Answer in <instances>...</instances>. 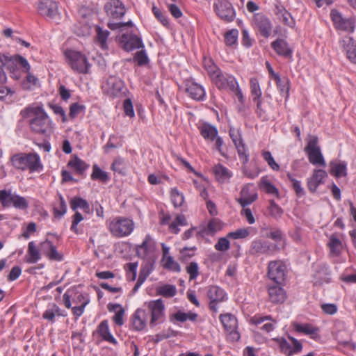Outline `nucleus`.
I'll return each instance as SVG.
<instances>
[{
	"mask_svg": "<svg viewBox=\"0 0 356 356\" xmlns=\"http://www.w3.org/2000/svg\"><path fill=\"white\" fill-rule=\"evenodd\" d=\"M13 166L19 170L30 172H40L43 169L40 156L35 152L17 153L10 157Z\"/></svg>",
	"mask_w": 356,
	"mask_h": 356,
	"instance_id": "1",
	"label": "nucleus"
},
{
	"mask_svg": "<svg viewBox=\"0 0 356 356\" xmlns=\"http://www.w3.org/2000/svg\"><path fill=\"white\" fill-rule=\"evenodd\" d=\"M31 111L35 115L29 121L31 131L35 134L49 136L51 121L42 107L38 106Z\"/></svg>",
	"mask_w": 356,
	"mask_h": 356,
	"instance_id": "2",
	"label": "nucleus"
},
{
	"mask_svg": "<svg viewBox=\"0 0 356 356\" xmlns=\"http://www.w3.org/2000/svg\"><path fill=\"white\" fill-rule=\"evenodd\" d=\"M67 63L74 72L80 74H88L90 67L86 56L79 51L67 49L65 51Z\"/></svg>",
	"mask_w": 356,
	"mask_h": 356,
	"instance_id": "3",
	"label": "nucleus"
},
{
	"mask_svg": "<svg viewBox=\"0 0 356 356\" xmlns=\"http://www.w3.org/2000/svg\"><path fill=\"white\" fill-rule=\"evenodd\" d=\"M134 228L133 220L124 217L115 218L109 225L111 233L116 237H124L129 235Z\"/></svg>",
	"mask_w": 356,
	"mask_h": 356,
	"instance_id": "4",
	"label": "nucleus"
},
{
	"mask_svg": "<svg viewBox=\"0 0 356 356\" xmlns=\"http://www.w3.org/2000/svg\"><path fill=\"white\" fill-rule=\"evenodd\" d=\"M309 138L310 139L305 147V152L308 156L309 161L314 165L325 167L326 163L321 153V148L318 145V137L316 136L310 135Z\"/></svg>",
	"mask_w": 356,
	"mask_h": 356,
	"instance_id": "5",
	"label": "nucleus"
},
{
	"mask_svg": "<svg viewBox=\"0 0 356 356\" xmlns=\"http://www.w3.org/2000/svg\"><path fill=\"white\" fill-rule=\"evenodd\" d=\"M213 8L216 15L225 22H232L236 17V10L228 0H215Z\"/></svg>",
	"mask_w": 356,
	"mask_h": 356,
	"instance_id": "6",
	"label": "nucleus"
},
{
	"mask_svg": "<svg viewBox=\"0 0 356 356\" xmlns=\"http://www.w3.org/2000/svg\"><path fill=\"white\" fill-rule=\"evenodd\" d=\"M220 321L223 325L225 330L229 334L232 341H238L241 335L237 331L238 321L236 316L230 313L220 314Z\"/></svg>",
	"mask_w": 356,
	"mask_h": 356,
	"instance_id": "7",
	"label": "nucleus"
},
{
	"mask_svg": "<svg viewBox=\"0 0 356 356\" xmlns=\"http://www.w3.org/2000/svg\"><path fill=\"white\" fill-rule=\"evenodd\" d=\"M252 24L261 36L268 38L270 36L273 30V24L270 19L264 13H258L253 15Z\"/></svg>",
	"mask_w": 356,
	"mask_h": 356,
	"instance_id": "8",
	"label": "nucleus"
},
{
	"mask_svg": "<svg viewBox=\"0 0 356 356\" xmlns=\"http://www.w3.org/2000/svg\"><path fill=\"white\" fill-rule=\"evenodd\" d=\"M38 12L41 16L50 19L59 18L58 3L54 0H40L38 3Z\"/></svg>",
	"mask_w": 356,
	"mask_h": 356,
	"instance_id": "9",
	"label": "nucleus"
},
{
	"mask_svg": "<svg viewBox=\"0 0 356 356\" xmlns=\"http://www.w3.org/2000/svg\"><path fill=\"white\" fill-rule=\"evenodd\" d=\"M229 133L237 149L238 156L240 159L242 160V163H243V164L248 163L249 161V154L247 153V147L241 138L239 130L230 128Z\"/></svg>",
	"mask_w": 356,
	"mask_h": 356,
	"instance_id": "10",
	"label": "nucleus"
},
{
	"mask_svg": "<svg viewBox=\"0 0 356 356\" xmlns=\"http://www.w3.org/2000/svg\"><path fill=\"white\" fill-rule=\"evenodd\" d=\"M148 308L151 314L149 325L154 327L157 323H162L164 318L165 306L161 299L150 301Z\"/></svg>",
	"mask_w": 356,
	"mask_h": 356,
	"instance_id": "11",
	"label": "nucleus"
},
{
	"mask_svg": "<svg viewBox=\"0 0 356 356\" xmlns=\"http://www.w3.org/2000/svg\"><path fill=\"white\" fill-rule=\"evenodd\" d=\"M286 266L281 261H273L268 264V275L269 279L277 284L284 280Z\"/></svg>",
	"mask_w": 356,
	"mask_h": 356,
	"instance_id": "12",
	"label": "nucleus"
},
{
	"mask_svg": "<svg viewBox=\"0 0 356 356\" xmlns=\"http://www.w3.org/2000/svg\"><path fill=\"white\" fill-rule=\"evenodd\" d=\"M330 17L333 22L334 27L337 29L346 31L347 32L354 31V20L351 18H343L341 14L337 10L332 9L331 10Z\"/></svg>",
	"mask_w": 356,
	"mask_h": 356,
	"instance_id": "13",
	"label": "nucleus"
},
{
	"mask_svg": "<svg viewBox=\"0 0 356 356\" xmlns=\"http://www.w3.org/2000/svg\"><path fill=\"white\" fill-rule=\"evenodd\" d=\"M121 47L126 51H131L136 49L144 48L142 39L134 33H124L120 38Z\"/></svg>",
	"mask_w": 356,
	"mask_h": 356,
	"instance_id": "14",
	"label": "nucleus"
},
{
	"mask_svg": "<svg viewBox=\"0 0 356 356\" xmlns=\"http://www.w3.org/2000/svg\"><path fill=\"white\" fill-rule=\"evenodd\" d=\"M277 250V245L257 239L252 242L250 252L252 254H271Z\"/></svg>",
	"mask_w": 356,
	"mask_h": 356,
	"instance_id": "15",
	"label": "nucleus"
},
{
	"mask_svg": "<svg viewBox=\"0 0 356 356\" xmlns=\"http://www.w3.org/2000/svg\"><path fill=\"white\" fill-rule=\"evenodd\" d=\"M212 81L220 90H233L237 83L233 76L223 73L222 71L217 72V75L213 76Z\"/></svg>",
	"mask_w": 356,
	"mask_h": 356,
	"instance_id": "16",
	"label": "nucleus"
},
{
	"mask_svg": "<svg viewBox=\"0 0 356 356\" xmlns=\"http://www.w3.org/2000/svg\"><path fill=\"white\" fill-rule=\"evenodd\" d=\"M40 248L42 254L49 259L57 261L63 260V255L57 251L56 246L49 239L40 243Z\"/></svg>",
	"mask_w": 356,
	"mask_h": 356,
	"instance_id": "17",
	"label": "nucleus"
},
{
	"mask_svg": "<svg viewBox=\"0 0 356 356\" xmlns=\"http://www.w3.org/2000/svg\"><path fill=\"white\" fill-rule=\"evenodd\" d=\"M185 85V91L191 99L196 101H203L204 99L206 92L201 85L190 80H186Z\"/></svg>",
	"mask_w": 356,
	"mask_h": 356,
	"instance_id": "18",
	"label": "nucleus"
},
{
	"mask_svg": "<svg viewBox=\"0 0 356 356\" xmlns=\"http://www.w3.org/2000/svg\"><path fill=\"white\" fill-rule=\"evenodd\" d=\"M273 13L278 19L284 25L293 28L295 26V21L291 14L285 8V7L278 2L275 4Z\"/></svg>",
	"mask_w": 356,
	"mask_h": 356,
	"instance_id": "19",
	"label": "nucleus"
},
{
	"mask_svg": "<svg viewBox=\"0 0 356 356\" xmlns=\"http://www.w3.org/2000/svg\"><path fill=\"white\" fill-rule=\"evenodd\" d=\"M327 177V173L322 169H315L310 177L307 179V187L310 193H316L319 185L324 183L323 179Z\"/></svg>",
	"mask_w": 356,
	"mask_h": 356,
	"instance_id": "20",
	"label": "nucleus"
},
{
	"mask_svg": "<svg viewBox=\"0 0 356 356\" xmlns=\"http://www.w3.org/2000/svg\"><path fill=\"white\" fill-rule=\"evenodd\" d=\"M95 334H97L102 340L109 342L115 346L118 345L117 340L110 332L108 320H103L97 325L95 331L92 332V335L94 336Z\"/></svg>",
	"mask_w": 356,
	"mask_h": 356,
	"instance_id": "21",
	"label": "nucleus"
},
{
	"mask_svg": "<svg viewBox=\"0 0 356 356\" xmlns=\"http://www.w3.org/2000/svg\"><path fill=\"white\" fill-rule=\"evenodd\" d=\"M67 166L74 170L75 174L81 178L86 177V171L89 168V165L81 159L76 154L72 156Z\"/></svg>",
	"mask_w": 356,
	"mask_h": 356,
	"instance_id": "22",
	"label": "nucleus"
},
{
	"mask_svg": "<svg viewBox=\"0 0 356 356\" xmlns=\"http://www.w3.org/2000/svg\"><path fill=\"white\" fill-rule=\"evenodd\" d=\"M268 292L269 300L273 304L283 303L286 298V292L280 284L268 285Z\"/></svg>",
	"mask_w": 356,
	"mask_h": 356,
	"instance_id": "23",
	"label": "nucleus"
},
{
	"mask_svg": "<svg viewBox=\"0 0 356 356\" xmlns=\"http://www.w3.org/2000/svg\"><path fill=\"white\" fill-rule=\"evenodd\" d=\"M270 46L279 56L286 58H291L292 57L293 50L285 40L277 38L271 42Z\"/></svg>",
	"mask_w": 356,
	"mask_h": 356,
	"instance_id": "24",
	"label": "nucleus"
},
{
	"mask_svg": "<svg viewBox=\"0 0 356 356\" xmlns=\"http://www.w3.org/2000/svg\"><path fill=\"white\" fill-rule=\"evenodd\" d=\"M104 9L107 15L113 18H120L125 14V8L120 0H111L105 5Z\"/></svg>",
	"mask_w": 356,
	"mask_h": 356,
	"instance_id": "25",
	"label": "nucleus"
},
{
	"mask_svg": "<svg viewBox=\"0 0 356 356\" xmlns=\"http://www.w3.org/2000/svg\"><path fill=\"white\" fill-rule=\"evenodd\" d=\"M340 45L346 52L347 58L356 64V42L350 36L344 37L340 41Z\"/></svg>",
	"mask_w": 356,
	"mask_h": 356,
	"instance_id": "26",
	"label": "nucleus"
},
{
	"mask_svg": "<svg viewBox=\"0 0 356 356\" xmlns=\"http://www.w3.org/2000/svg\"><path fill=\"white\" fill-rule=\"evenodd\" d=\"M155 248V243L150 235L147 234L145 236L143 243L140 245H137L136 252L139 257L144 258L149 252L154 251Z\"/></svg>",
	"mask_w": 356,
	"mask_h": 356,
	"instance_id": "27",
	"label": "nucleus"
},
{
	"mask_svg": "<svg viewBox=\"0 0 356 356\" xmlns=\"http://www.w3.org/2000/svg\"><path fill=\"white\" fill-rule=\"evenodd\" d=\"M293 327L296 332L298 333H302L305 335H309L312 339L319 338L318 334L319 328L318 327L313 326L310 323H293Z\"/></svg>",
	"mask_w": 356,
	"mask_h": 356,
	"instance_id": "28",
	"label": "nucleus"
},
{
	"mask_svg": "<svg viewBox=\"0 0 356 356\" xmlns=\"http://www.w3.org/2000/svg\"><path fill=\"white\" fill-rule=\"evenodd\" d=\"M123 86V82L114 76L110 77L106 84L107 93L113 97L120 95Z\"/></svg>",
	"mask_w": 356,
	"mask_h": 356,
	"instance_id": "29",
	"label": "nucleus"
},
{
	"mask_svg": "<svg viewBox=\"0 0 356 356\" xmlns=\"http://www.w3.org/2000/svg\"><path fill=\"white\" fill-rule=\"evenodd\" d=\"M146 312L144 309H138L132 316L131 325L136 331L143 330L146 325Z\"/></svg>",
	"mask_w": 356,
	"mask_h": 356,
	"instance_id": "30",
	"label": "nucleus"
},
{
	"mask_svg": "<svg viewBox=\"0 0 356 356\" xmlns=\"http://www.w3.org/2000/svg\"><path fill=\"white\" fill-rule=\"evenodd\" d=\"M249 188L247 186L243 187L240 192V197L236 199V202L245 209L248 205L251 204L257 199V193H254L248 195Z\"/></svg>",
	"mask_w": 356,
	"mask_h": 356,
	"instance_id": "31",
	"label": "nucleus"
},
{
	"mask_svg": "<svg viewBox=\"0 0 356 356\" xmlns=\"http://www.w3.org/2000/svg\"><path fill=\"white\" fill-rule=\"evenodd\" d=\"M330 173L337 178L345 177L347 175V168L345 162L332 161L330 163Z\"/></svg>",
	"mask_w": 356,
	"mask_h": 356,
	"instance_id": "32",
	"label": "nucleus"
},
{
	"mask_svg": "<svg viewBox=\"0 0 356 356\" xmlns=\"http://www.w3.org/2000/svg\"><path fill=\"white\" fill-rule=\"evenodd\" d=\"M327 246L330 248V254L334 256H339L343 248L342 242L336 234H332L330 236Z\"/></svg>",
	"mask_w": 356,
	"mask_h": 356,
	"instance_id": "33",
	"label": "nucleus"
},
{
	"mask_svg": "<svg viewBox=\"0 0 356 356\" xmlns=\"http://www.w3.org/2000/svg\"><path fill=\"white\" fill-rule=\"evenodd\" d=\"M226 293L218 286H211L207 291V296L211 301L222 302Z\"/></svg>",
	"mask_w": 356,
	"mask_h": 356,
	"instance_id": "34",
	"label": "nucleus"
},
{
	"mask_svg": "<svg viewBox=\"0 0 356 356\" xmlns=\"http://www.w3.org/2000/svg\"><path fill=\"white\" fill-rule=\"evenodd\" d=\"M0 63L2 67H6L10 73H13L15 70H18L17 62L14 59L13 56H8L7 55L0 54Z\"/></svg>",
	"mask_w": 356,
	"mask_h": 356,
	"instance_id": "35",
	"label": "nucleus"
},
{
	"mask_svg": "<svg viewBox=\"0 0 356 356\" xmlns=\"http://www.w3.org/2000/svg\"><path fill=\"white\" fill-rule=\"evenodd\" d=\"M200 129V134L204 139L213 140L218 135L217 129L208 123L203 124Z\"/></svg>",
	"mask_w": 356,
	"mask_h": 356,
	"instance_id": "36",
	"label": "nucleus"
},
{
	"mask_svg": "<svg viewBox=\"0 0 356 356\" xmlns=\"http://www.w3.org/2000/svg\"><path fill=\"white\" fill-rule=\"evenodd\" d=\"M90 177L91 179L97 180L102 183H106L110 179L108 173L103 171L97 164H94L92 166V172Z\"/></svg>",
	"mask_w": 356,
	"mask_h": 356,
	"instance_id": "37",
	"label": "nucleus"
},
{
	"mask_svg": "<svg viewBox=\"0 0 356 356\" xmlns=\"http://www.w3.org/2000/svg\"><path fill=\"white\" fill-rule=\"evenodd\" d=\"M213 172L215 174L216 179L221 182H223L231 177V174L228 169L220 163L216 165L213 168Z\"/></svg>",
	"mask_w": 356,
	"mask_h": 356,
	"instance_id": "38",
	"label": "nucleus"
},
{
	"mask_svg": "<svg viewBox=\"0 0 356 356\" xmlns=\"http://www.w3.org/2000/svg\"><path fill=\"white\" fill-rule=\"evenodd\" d=\"M70 207L73 211H76L77 209L80 208L86 213L90 211L89 204L86 200L80 197H74L71 200Z\"/></svg>",
	"mask_w": 356,
	"mask_h": 356,
	"instance_id": "39",
	"label": "nucleus"
},
{
	"mask_svg": "<svg viewBox=\"0 0 356 356\" xmlns=\"http://www.w3.org/2000/svg\"><path fill=\"white\" fill-rule=\"evenodd\" d=\"M16 194L11 193L6 190L0 191V202L3 207H10L13 206L15 200Z\"/></svg>",
	"mask_w": 356,
	"mask_h": 356,
	"instance_id": "40",
	"label": "nucleus"
},
{
	"mask_svg": "<svg viewBox=\"0 0 356 356\" xmlns=\"http://www.w3.org/2000/svg\"><path fill=\"white\" fill-rule=\"evenodd\" d=\"M28 254L29 255V257L26 261L29 264H35L41 258L40 253L35 247V243L33 241H31L29 243Z\"/></svg>",
	"mask_w": 356,
	"mask_h": 356,
	"instance_id": "41",
	"label": "nucleus"
},
{
	"mask_svg": "<svg viewBox=\"0 0 356 356\" xmlns=\"http://www.w3.org/2000/svg\"><path fill=\"white\" fill-rule=\"evenodd\" d=\"M186 226L187 225V220L183 214L177 216L175 219L169 225V230L170 232L177 234L180 229L178 226Z\"/></svg>",
	"mask_w": 356,
	"mask_h": 356,
	"instance_id": "42",
	"label": "nucleus"
},
{
	"mask_svg": "<svg viewBox=\"0 0 356 356\" xmlns=\"http://www.w3.org/2000/svg\"><path fill=\"white\" fill-rule=\"evenodd\" d=\"M268 211L269 216L275 220L280 219L284 213L283 209L278 204H277L273 200H269Z\"/></svg>",
	"mask_w": 356,
	"mask_h": 356,
	"instance_id": "43",
	"label": "nucleus"
},
{
	"mask_svg": "<svg viewBox=\"0 0 356 356\" xmlns=\"http://www.w3.org/2000/svg\"><path fill=\"white\" fill-rule=\"evenodd\" d=\"M157 294L165 298H171L176 295L177 289L175 286L171 284H164L159 287L156 290Z\"/></svg>",
	"mask_w": 356,
	"mask_h": 356,
	"instance_id": "44",
	"label": "nucleus"
},
{
	"mask_svg": "<svg viewBox=\"0 0 356 356\" xmlns=\"http://www.w3.org/2000/svg\"><path fill=\"white\" fill-rule=\"evenodd\" d=\"M250 84L252 100L253 102H256V100L261 98L262 95L258 79L256 78H251Z\"/></svg>",
	"mask_w": 356,
	"mask_h": 356,
	"instance_id": "45",
	"label": "nucleus"
},
{
	"mask_svg": "<svg viewBox=\"0 0 356 356\" xmlns=\"http://www.w3.org/2000/svg\"><path fill=\"white\" fill-rule=\"evenodd\" d=\"M287 178L291 181V186L298 197H301L305 195L304 188L301 186V181L296 179L291 173L287 174Z\"/></svg>",
	"mask_w": 356,
	"mask_h": 356,
	"instance_id": "46",
	"label": "nucleus"
},
{
	"mask_svg": "<svg viewBox=\"0 0 356 356\" xmlns=\"http://www.w3.org/2000/svg\"><path fill=\"white\" fill-rule=\"evenodd\" d=\"M276 82L277 87L281 94L283 96H285L286 98H287L289 95V80L287 77H283L281 78L280 76V81H275Z\"/></svg>",
	"mask_w": 356,
	"mask_h": 356,
	"instance_id": "47",
	"label": "nucleus"
},
{
	"mask_svg": "<svg viewBox=\"0 0 356 356\" xmlns=\"http://www.w3.org/2000/svg\"><path fill=\"white\" fill-rule=\"evenodd\" d=\"M58 197L59 205L58 207H54L53 209L54 216L56 218H60L67 211V205L63 197L60 194Z\"/></svg>",
	"mask_w": 356,
	"mask_h": 356,
	"instance_id": "48",
	"label": "nucleus"
},
{
	"mask_svg": "<svg viewBox=\"0 0 356 356\" xmlns=\"http://www.w3.org/2000/svg\"><path fill=\"white\" fill-rule=\"evenodd\" d=\"M238 35L237 29H231L225 33V43L227 47H233L236 44Z\"/></svg>",
	"mask_w": 356,
	"mask_h": 356,
	"instance_id": "49",
	"label": "nucleus"
},
{
	"mask_svg": "<svg viewBox=\"0 0 356 356\" xmlns=\"http://www.w3.org/2000/svg\"><path fill=\"white\" fill-rule=\"evenodd\" d=\"M95 31L97 33V42L100 44L102 49H105L106 47V40L110 33L109 31L103 30L99 26H96Z\"/></svg>",
	"mask_w": 356,
	"mask_h": 356,
	"instance_id": "50",
	"label": "nucleus"
},
{
	"mask_svg": "<svg viewBox=\"0 0 356 356\" xmlns=\"http://www.w3.org/2000/svg\"><path fill=\"white\" fill-rule=\"evenodd\" d=\"M27 75L25 79L22 82V88L25 90H30L32 89L33 86H36L38 82V79L31 74L29 72H26Z\"/></svg>",
	"mask_w": 356,
	"mask_h": 356,
	"instance_id": "51",
	"label": "nucleus"
},
{
	"mask_svg": "<svg viewBox=\"0 0 356 356\" xmlns=\"http://www.w3.org/2000/svg\"><path fill=\"white\" fill-rule=\"evenodd\" d=\"M171 200L175 207L182 206L184 202V197L180 193L176 188L171 189Z\"/></svg>",
	"mask_w": 356,
	"mask_h": 356,
	"instance_id": "52",
	"label": "nucleus"
},
{
	"mask_svg": "<svg viewBox=\"0 0 356 356\" xmlns=\"http://www.w3.org/2000/svg\"><path fill=\"white\" fill-rule=\"evenodd\" d=\"M280 346V350L286 356H291V345L284 337L275 339Z\"/></svg>",
	"mask_w": 356,
	"mask_h": 356,
	"instance_id": "53",
	"label": "nucleus"
},
{
	"mask_svg": "<svg viewBox=\"0 0 356 356\" xmlns=\"http://www.w3.org/2000/svg\"><path fill=\"white\" fill-rule=\"evenodd\" d=\"M263 159L267 162L268 165L271 169L275 171H279L280 169V165L275 162L271 153L269 151L264 150L261 152Z\"/></svg>",
	"mask_w": 356,
	"mask_h": 356,
	"instance_id": "54",
	"label": "nucleus"
},
{
	"mask_svg": "<svg viewBox=\"0 0 356 356\" xmlns=\"http://www.w3.org/2000/svg\"><path fill=\"white\" fill-rule=\"evenodd\" d=\"M137 268L138 263H127L125 266V269L127 270V280L129 281H135L137 276Z\"/></svg>",
	"mask_w": 356,
	"mask_h": 356,
	"instance_id": "55",
	"label": "nucleus"
},
{
	"mask_svg": "<svg viewBox=\"0 0 356 356\" xmlns=\"http://www.w3.org/2000/svg\"><path fill=\"white\" fill-rule=\"evenodd\" d=\"M134 61L136 62L138 66H144L149 63V58L144 49L138 51L134 57Z\"/></svg>",
	"mask_w": 356,
	"mask_h": 356,
	"instance_id": "56",
	"label": "nucleus"
},
{
	"mask_svg": "<svg viewBox=\"0 0 356 356\" xmlns=\"http://www.w3.org/2000/svg\"><path fill=\"white\" fill-rule=\"evenodd\" d=\"M329 274V268L325 264H318L314 266V277L315 278L323 280L322 275H327Z\"/></svg>",
	"mask_w": 356,
	"mask_h": 356,
	"instance_id": "57",
	"label": "nucleus"
},
{
	"mask_svg": "<svg viewBox=\"0 0 356 356\" xmlns=\"http://www.w3.org/2000/svg\"><path fill=\"white\" fill-rule=\"evenodd\" d=\"M250 232L248 228H241L227 234V237L232 239L245 238L248 236Z\"/></svg>",
	"mask_w": 356,
	"mask_h": 356,
	"instance_id": "58",
	"label": "nucleus"
},
{
	"mask_svg": "<svg viewBox=\"0 0 356 356\" xmlns=\"http://www.w3.org/2000/svg\"><path fill=\"white\" fill-rule=\"evenodd\" d=\"M163 267L166 269L174 272H180L181 267L179 264L173 259V257L171 256H168L166 258V261L163 265Z\"/></svg>",
	"mask_w": 356,
	"mask_h": 356,
	"instance_id": "59",
	"label": "nucleus"
},
{
	"mask_svg": "<svg viewBox=\"0 0 356 356\" xmlns=\"http://www.w3.org/2000/svg\"><path fill=\"white\" fill-rule=\"evenodd\" d=\"M227 236L226 237L220 238L215 245V249L218 251L225 252L229 249L230 242Z\"/></svg>",
	"mask_w": 356,
	"mask_h": 356,
	"instance_id": "60",
	"label": "nucleus"
},
{
	"mask_svg": "<svg viewBox=\"0 0 356 356\" xmlns=\"http://www.w3.org/2000/svg\"><path fill=\"white\" fill-rule=\"evenodd\" d=\"M152 12L155 16V17L161 22V23L166 26L168 27L170 24L168 19V17L160 10L159 8H158L156 6H153L152 7Z\"/></svg>",
	"mask_w": 356,
	"mask_h": 356,
	"instance_id": "61",
	"label": "nucleus"
},
{
	"mask_svg": "<svg viewBox=\"0 0 356 356\" xmlns=\"http://www.w3.org/2000/svg\"><path fill=\"white\" fill-rule=\"evenodd\" d=\"M85 106L79 103H73L70 106L69 116L71 119L75 118L81 112L85 110Z\"/></svg>",
	"mask_w": 356,
	"mask_h": 356,
	"instance_id": "62",
	"label": "nucleus"
},
{
	"mask_svg": "<svg viewBox=\"0 0 356 356\" xmlns=\"http://www.w3.org/2000/svg\"><path fill=\"white\" fill-rule=\"evenodd\" d=\"M111 169L116 172H118L121 175H124V160L120 157H118L114 159L112 165Z\"/></svg>",
	"mask_w": 356,
	"mask_h": 356,
	"instance_id": "63",
	"label": "nucleus"
},
{
	"mask_svg": "<svg viewBox=\"0 0 356 356\" xmlns=\"http://www.w3.org/2000/svg\"><path fill=\"white\" fill-rule=\"evenodd\" d=\"M13 207L20 210H26L29 207V202L24 197L16 195Z\"/></svg>",
	"mask_w": 356,
	"mask_h": 356,
	"instance_id": "64",
	"label": "nucleus"
}]
</instances>
